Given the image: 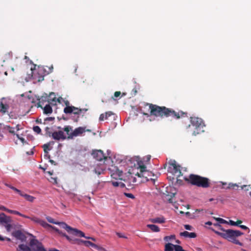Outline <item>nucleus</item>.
Listing matches in <instances>:
<instances>
[{"instance_id": "052dcab7", "label": "nucleus", "mask_w": 251, "mask_h": 251, "mask_svg": "<svg viewBox=\"0 0 251 251\" xmlns=\"http://www.w3.org/2000/svg\"><path fill=\"white\" fill-rule=\"evenodd\" d=\"M205 225H212V223L211 222H207L206 223H205Z\"/></svg>"}, {"instance_id": "c9c22d12", "label": "nucleus", "mask_w": 251, "mask_h": 251, "mask_svg": "<svg viewBox=\"0 0 251 251\" xmlns=\"http://www.w3.org/2000/svg\"><path fill=\"white\" fill-rule=\"evenodd\" d=\"M46 219L47 220H48V221L50 223H52V224H55L56 225L57 224H58V222H55L54 219H52L51 217H46Z\"/></svg>"}, {"instance_id": "473e14b6", "label": "nucleus", "mask_w": 251, "mask_h": 251, "mask_svg": "<svg viewBox=\"0 0 251 251\" xmlns=\"http://www.w3.org/2000/svg\"><path fill=\"white\" fill-rule=\"evenodd\" d=\"M50 146V143L44 144L43 146V148L44 149V151L45 153L48 154V152L50 150V149L49 148Z\"/></svg>"}, {"instance_id": "f704fd0d", "label": "nucleus", "mask_w": 251, "mask_h": 251, "mask_svg": "<svg viewBox=\"0 0 251 251\" xmlns=\"http://www.w3.org/2000/svg\"><path fill=\"white\" fill-rule=\"evenodd\" d=\"M236 187H238V185L236 183H230L228 184V188L234 189Z\"/></svg>"}, {"instance_id": "5fc2aeb1", "label": "nucleus", "mask_w": 251, "mask_h": 251, "mask_svg": "<svg viewBox=\"0 0 251 251\" xmlns=\"http://www.w3.org/2000/svg\"><path fill=\"white\" fill-rule=\"evenodd\" d=\"M239 226L242 228V229H248V227L244 225H240Z\"/></svg>"}, {"instance_id": "49530a36", "label": "nucleus", "mask_w": 251, "mask_h": 251, "mask_svg": "<svg viewBox=\"0 0 251 251\" xmlns=\"http://www.w3.org/2000/svg\"><path fill=\"white\" fill-rule=\"evenodd\" d=\"M130 179V182L135 183L136 182V178L132 176H131Z\"/></svg>"}, {"instance_id": "9b49d317", "label": "nucleus", "mask_w": 251, "mask_h": 251, "mask_svg": "<svg viewBox=\"0 0 251 251\" xmlns=\"http://www.w3.org/2000/svg\"><path fill=\"white\" fill-rule=\"evenodd\" d=\"M164 251H185L182 247L177 245H174L168 243L165 245Z\"/></svg>"}, {"instance_id": "864d4df0", "label": "nucleus", "mask_w": 251, "mask_h": 251, "mask_svg": "<svg viewBox=\"0 0 251 251\" xmlns=\"http://www.w3.org/2000/svg\"><path fill=\"white\" fill-rule=\"evenodd\" d=\"M242 223V222L241 220H238L237 222H235V226H240V224H241Z\"/></svg>"}, {"instance_id": "2f4dec72", "label": "nucleus", "mask_w": 251, "mask_h": 251, "mask_svg": "<svg viewBox=\"0 0 251 251\" xmlns=\"http://www.w3.org/2000/svg\"><path fill=\"white\" fill-rule=\"evenodd\" d=\"M64 130L68 135V138H69V136L71 134V133L73 131L72 127L69 126H66L64 128Z\"/></svg>"}, {"instance_id": "393cba45", "label": "nucleus", "mask_w": 251, "mask_h": 251, "mask_svg": "<svg viewBox=\"0 0 251 251\" xmlns=\"http://www.w3.org/2000/svg\"><path fill=\"white\" fill-rule=\"evenodd\" d=\"M113 115L111 112H107L105 114H101L99 118L100 121H104L108 118V117Z\"/></svg>"}, {"instance_id": "f257e3e1", "label": "nucleus", "mask_w": 251, "mask_h": 251, "mask_svg": "<svg viewBox=\"0 0 251 251\" xmlns=\"http://www.w3.org/2000/svg\"><path fill=\"white\" fill-rule=\"evenodd\" d=\"M127 173L129 175H135L140 177H144L148 180L149 179H152L151 178H149L152 176H153L151 172L148 171L146 169V166L143 161L138 160L136 163H134V166L132 165L130 166Z\"/></svg>"}, {"instance_id": "c85d7f7f", "label": "nucleus", "mask_w": 251, "mask_h": 251, "mask_svg": "<svg viewBox=\"0 0 251 251\" xmlns=\"http://www.w3.org/2000/svg\"><path fill=\"white\" fill-rule=\"evenodd\" d=\"M31 71H32V77L33 79H37V81H40L42 80H43V75H40L39 77H38L37 78L36 77V75H35V70L34 71H33L32 69H31Z\"/></svg>"}, {"instance_id": "e2e57ef3", "label": "nucleus", "mask_w": 251, "mask_h": 251, "mask_svg": "<svg viewBox=\"0 0 251 251\" xmlns=\"http://www.w3.org/2000/svg\"><path fill=\"white\" fill-rule=\"evenodd\" d=\"M0 241H3V240H4V239L3 238V237H2L1 236H0Z\"/></svg>"}, {"instance_id": "9d476101", "label": "nucleus", "mask_w": 251, "mask_h": 251, "mask_svg": "<svg viewBox=\"0 0 251 251\" xmlns=\"http://www.w3.org/2000/svg\"><path fill=\"white\" fill-rule=\"evenodd\" d=\"M27 219H29L31 220L32 221L34 222L36 224H38L40 225L41 226H42L43 227L45 228H49L50 227H52V226L49 224H48L47 223H46L45 221L40 219V218L32 216L31 217L27 216Z\"/></svg>"}, {"instance_id": "ddd939ff", "label": "nucleus", "mask_w": 251, "mask_h": 251, "mask_svg": "<svg viewBox=\"0 0 251 251\" xmlns=\"http://www.w3.org/2000/svg\"><path fill=\"white\" fill-rule=\"evenodd\" d=\"M86 131L85 127H78L76 128L71 133L69 136V139H73L75 137L81 136L83 133Z\"/></svg>"}, {"instance_id": "c756f323", "label": "nucleus", "mask_w": 251, "mask_h": 251, "mask_svg": "<svg viewBox=\"0 0 251 251\" xmlns=\"http://www.w3.org/2000/svg\"><path fill=\"white\" fill-rule=\"evenodd\" d=\"M8 213L18 215L22 216L23 217H24V218H27V216L24 215L17 211L12 210L9 209V210L8 211Z\"/></svg>"}, {"instance_id": "7ed1b4c3", "label": "nucleus", "mask_w": 251, "mask_h": 251, "mask_svg": "<svg viewBox=\"0 0 251 251\" xmlns=\"http://www.w3.org/2000/svg\"><path fill=\"white\" fill-rule=\"evenodd\" d=\"M223 232L216 231L215 232L222 237L232 242L236 245L242 246V244L236 238L242 235L243 233L239 230H234L232 229L225 230L222 229Z\"/></svg>"}, {"instance_id": "e433bc0d", "label": "nucleus", "mask_w": 251, "mask_h": 251, "mask_svg": "<svg viewBox=\"0 0 251 251\" xmlns=\"http://www.w3.org/2000/svg\"><path fill=\"white\" fill-rule=\"evenodd\" d=\"M33 130H34L35 132H36V133H40V132H41V128H40V127H39V126H34V127H33Z\"/></svg>"}, {"instance_id": "a878e982", "label": "nucleus", "mask_w": 251, "mask_h": 251, "mask_svg": "<svg viewBox=\"0 0 251 251\" xmlns=\"http://www.w3.org/2000/svg\"><path fill=\"white\" fill-rule=\"evenodd\" d=\"M147 226L151 229L153 232H158L160 231L159 227L155 225L148 224Z\"/></svg>"}, {"instance_id": "79ce46f5", "label": "nucleus", "mask_w": 251, "mask_h": 251, "mask_svg": "<svg viewBox=\"0 0 251 251\" xmlns=\"http://www.w3.org/2000/svg\"><path fill=\"white\" fill-rule=\"evenodd\" d=\"M80 237H84L87 239H91L94 241H96V239L93 238V237H89V236H85V234L84 233V236H80Z\"/></svg>"}, {"instance_id": "dca6fc26", "label": "nucleus", "mask_w": 251, "mask_h": 251, "mask_svg": "<svg viewBox=\"0 0 251 251\" xmlns=\"http://www.w3.org/2000/svg\"><path fill=\"white\" fill-rule=\"evenodd\" d=\"M12 235L16 239L21 240V241H25L26 239L25 236L20 230H17L12 233Z\"/></svg>"}, {"instance_id": "1a4fd4ad", "label": "nucleus", "mask_w": 251, "mask_h": 251, "mask_svg": "<svg viewBox=\"0 0 251 251\" xmlns=\"http://www.w3.org/2000/svg\"><path fill=\"white\" fill-rule=\"evenodd\" d=\"M169 169L172 173L176 175L177 177H179L181 175V172L180 170V166L177 164L175 160H170L169 162Z\"/></svg>"}, {"instance_id": "8fccbe9b", "label": "nucleus", "mask_w": 251, "mask_h": 251, "mask_svg": "<svg viewBox=\"0 0 251 251\" xmlns=\"http://www.w3.org/2000/svg\"><path fill=\"white\" fill-rule=\"evenodd\" d=\"M120 95H121V92L120 91H117L114 93V96H115V97H116V98L120 96Z\"/></svg>"}, {"instance_id": "bf43d9fd", "label": "nucleus", "mask_w": 251, "mask_h": 251, "mask_svg": "<svg viewBox=\"0 0 251 251\" xmlns=\"http://www.w3.org/2000/svg\"><path fill=\"white\" fill-rule=\"evenodd\" d=\"M78 240L79 239H73V240L72 241L74 243L77 244V240Z\"/></svg>"}, {"instance_id": "3c124183", "label": "nucleus", "mask_w": 251, "mask_h": 251, "mask_svg": "<svg viewBox=\"0 0 251 251\" xmlns=\"http://www.w3.org/2000/svg\"><path fill=\"white\" fill-rule=\"evenodd\" d=\"M112 184L114 186L117 187L119 185V183L118 181H113Z\"/></svg>"}, {"instance_id": "4468645a", "label": "nucleus", "mask_w": 251, "mask_h": 251, "mask_svg": "<svg viewBox=\"0 0 251 251\" xmlns=\"http://www.w3.org/2000/svg\"><path fill=\"white\" fill-rule=\"evenodd\" d=\"M93 157L99 161H101L103 159H107L108 157L104 155L103 153L101 150H96L93 151L92 153Z\"/></svg>"}, {"instance_id": "423d86ee", "label": "nucleus", "mask_w": 251, "mask_h": 251, "mask_svg": "<svg viewBox=\"0 0 251 251\" xmlns=\"http://www.w3.org/2000/svg\"><path fill=\"white\" fill-rule=\"evenodd\" d=\"M66 107L64 109V112L66 114L73 113L75 115H79L81 114H84L86 111V109H79L73 106H69V102H66Z\"/></svg>"}, {"instance_id": "de8ad7c7", "label": "nucleus", "mask_w": 251, "mask_h": 251, "mask_svg": "<svg viewBox=\"0 0 251 251\" xmlns=\"http://www.w3.org/2000/svg\"><path fill=\"white\" fill-rule=\"evenodd\" d=\"M16 136H17V138H18L20 139V141H21L23 144H24L25 143V139H24V138H22V137H20V136H19V135H18V134H17V135H16Z\"/></svg>"}, {"instance_id": "338daca9", "label": "nucleus", "mask_w": 251, "mask_h": 251, "mask_svg": "<svg viewBox=\"0 0 251 251\" xmlns=\"http://www.w3.org/2000/svg\"><path fill=\"white\" fill-rule=\"evenodd\" d=\"M118 236L120 237H123V236H122V235H121L120 234L118 233Z\"/></svg>"}, {"instance_id": "72a5a7b5", "label": "nucleus", "mask_w": 251, "mask_h": 251, "mask_svg": "<svg viewBox=\"0 0 251 251\" xmlns=\"http://www.w3.org/2000/svg\"><path fill=\"white\" fill-rule=\"evenodd\" d=\"M213 218L215 220H216L217 221L219 222L221 224H226V223H227V222L225 220H224V219H223L222 218H216V217H213Z\"/></svg>"}, {"instance_id": "ea45409f", "label": "nucleus", "mask_w": 251, "mask_h": 251, "mask_svg": "<svg viewBox=\"0 0 251 251\" xmlns=\"http://www.w3.org/2000/svg\"><path fill=\"white\" fill-rule=\"evenodd\" d=\"M11 189L13 190L16 192L18 193L20 196L21 195L22 192L20 191V190L17 189L16 188L13 186V187H11Z\"/></svg>"}, {"instance_id": "f8f14e48", "label": "nucleus", "mask_w": 251, "mask_h": 251, "mask_svg": "<svg viewBox=\"0 0 251 251\" xmlns=\"http://www.w3.org/2000/svg\"><path fill=\"white\" fill-rule=\"evenodd\" d=\"M111 173V176L116 179H123V171L120 170L116 167H114L112 169H109Z\"/></svg>"}, {"instance_id": "20e7f679", "label": "nucleus", "mask_w": 251, "mask_h": 251, "mask_svg": "<svg viewBox=\"0 0 251 251\" xmlns=\"http://www.w3.org/2000/svg\"><path fill=\"white\" fill-rule=\"evenodd\" d=\"M185 180L189 181L192 184L199 187L207 188L209 186L208 179L205 177H202L199 176L191 175L189 178H186Z\"/></svg>"}, {"instance_id": "b1692460", "label": "nucleus", "mask_w": 251, "mask_h": 251, "mask_svg": "<svg viewBox=\"0 0 251 251\" xmlns=\"http://www.w3.org/2000/svg\"><path fill=\"white\" fill-rule=\"evenodd\" d=\"M9 106L7 104H4L3 101H0V111L3 113L7 112Z\"/></svg>"}, {"instance_id": "a211bd4d", "label": "nucleus", "mask_w": 251, "mask_h": 251, "mask_svg": "<svg viewBox=\"0 0 251 251\" xmlns=\"http://www.w3.org/2000/svg\"><path fill=\"white\" fill-rule=\"evenodd\" d=\"M105 170V167L104 165L97 164L95 168L94 172L96 174L100 175V174H103Z\"/></svg>"}, {"instance_id": "5701e85b", "label": "nucleus", "mask_w": 251, "mask_h": 251, "mask_svg": "<svg viewBox=\"0 0 251 251\" xmlns=\"http://www.w3.org/2000/svg\"><path fill=\"white\" fill-rule=\"evenodd\" d=\"M151 155H146V156H145L143 158V160H140V159H138V160H136L135 161H133V162H131V165L130 166L132 165V166H134V163H136V161H138V160H141V161H143L144 163L145 164V166H146V164L150 161V159H151Z\"/></svg>"}, {"instance_id": "f3484780", "label": "nucleus", "mask_w": 251, "mask_h": 251, "mask_svg": "<svg viewBox=\"0 0 251 251\" xmlns=\"http://www.w3.org/2000/svg\"><path fill=\"white\" fill-rule=\"evenodd\" d=\"M11 222V220L10 217L6 216L3 213L0 214V224H5Z\"/></svg>"}, {"instance_id": "cd10ccee", "label": "nucleus", "mask_w": 251, "mask_h": 251, "mask_svg": "<svg viewBox=\"0 0 251 251\" xmlns=\"http://www.w3.org/2000/svg\"><path fill=\"white\" fill-rule=\"evenodd\" d=\"M44 113L46 114H51L52 112V108L50 104H47L43 108Z\"/></svg>"}, {"instance_id": "4c0bfd02", "label": "nucleus", "mask_w": 251, "mask_h": 251, "mask_svg": "<svg viewBox=\"0 0 251 251\" xmlns=\"http://www.w3.org/2000/svg\"><path fill=\"white\" fill-rule=\"evenodd\" d=\"M4 226L7 231L9 232L11 230L12 226L10 223L5 224Z\"/></svg>"}, {"instance_id": "0e129e2a", "label": "nucleus", "mask_w": 251, "mask_h": 251, "mask_svg": "<svg viewBox=\"0 0 251 251\" xmlns=\"http://www.w3.org/2000/svg\"><path fill=\"white\" fill-rule=\"evenodd\" d=\"M3 238L5 239V238ZM5 239H6L7 241H9V242H10V241H11V239H10V238H5Z\"/></svg>"}, {"instance_id": "6e6552de", "label": "nucleus", "mask_w": 251, "mask_h": 251, "mask_svg": "<svg viewBox=\"0 0 251 251\" xmlns=\"http://www.w3.org/2000/svg\"><path fill=\"white\" fill-rule=\"evenodd\" d=\"M31 251H47L42 243L35 239H32L29 242Z\"/></svg>"}, {"instance_id": "a18cd8bd", "label": "nucleus", "mask_w": 251, "mask_h": 251, "mask_svg": "<svg viewBox=\"0 0 251 251\" xmlns=\"http://www.w3.org/2000/svg\"><path fill=\"white\" fill-rule=\"evenodd\" d=\"M184 227L186 229L189 230H191L192 229V226H191L190 225H185Z\"/></svg>"}, {"instance_id": "774afa93", "label": "nucleus", "mask_w": 251, "mask_h": 251, "mask_svg": "<svg viewBox=\"0 0 251 251\" xmlns=\"http://www.w3.org/2000/svg\"><path fill=\"white\" fill-rule=\"evenodd\" d=\"M11 70H12L13 72H14L15 69H14V68L13 67H12V68H11Z\"/></svg>"}, {"instance_id": "13d9d810", "label": "nucleus", "mask_w": 251, "mask_h": 251, "mask_svg": "<svg viewBox=\"0 0 251 251\" xmlns=\"http://www.w3.org/2000/svg\"><path fill=\"white\" fill-rule=\"evenodd\" d=\"M5 185L8 187L9 188H11V187H13L12 186H11V185L10 184H8L7 183H5Z\"/></svg>"}, {"instance_id": "37998d69", "label": "nucleus", "mask_w": 251, "mask_h": 251, "mask_svg": "<svg viewBox=\"0 0 251 251\" xmlns=\"http://www.w3.org/2000/svg\"><path fill=\"white\" fill-rule=\"evenodd\" d=\"M7 130H8V131L10 133H14V132H15L14 128H13V127H10V126H8L7 127Z\"/></svg>"}, {"instance_id": "58836bf2", "label": "nucleus", "mask_w": 251, "mask_h": 251, "mask_svg": "<svg viewBox=\"0 0 251 251\" xmlns=\"http://www.w3.org/2000/svg\"><path fill=\"white\" fill-rule=\"evenodd\" d=\"M124 194L127 197L131 198V199H134V198H135L134 195L133 194H132L131 193H125Z\"/></svg>"}, {"instance_id": "0eeeda50", "label": "nucleus", "mask_w": 251, "mask_h": 251, "mask_svg": "<svg viewBox=\"0 0 251 251\" xmlns=\"http://www.w3.org/2000/svg\"><path fill=\"white\" fill-rule=\"evenodd\" d=\"M56 225L60 226L62 228L65 229L69 233L74 235L84 236V233L82 231L76 228H72L64 222H58V224Z\"/></svg>"}, {"instance_id": "6e6d98bb", "label": "nucleus", "mask_w": 251, "mask_h": 251, "mask_svg": "<svg viewBox=\"0 0 251 251\" xmlns=\"http://www.w3.org/2000/svg\"><path fill=\"white\" fill-rule=\"evenodd\" d=\"M51 179L53 180L52 182H53L54 183H57L56 178L51 177Z\"/></svg>"}, {"instance_id": "6ab92c4d", "label": "nucleus", "mask_w": 251, "mask_h": 251, "mask_svg": "<svg viewBox=\"0 0 251 251\" xmlns=\"http://www.w3.org/2000/svg\"><path fill=\"white\" fill-rule=\"evenodd\" d=\"M85 246L86 247L91 246V247L96 249V250H97L99 251H105V249L104 248H103L102 247H100V246L97 245L96 244H95L92 243L91 242H90L89 241H87L86 242H85Z\"/></svg>"}, {"instance_id": "4be33fe9", "label": "nucleus", "mask_w": 251, "mask_h": 251, "mask_svg": "<svg viewBox=\"0 0 251 251\" xmlns=\"http://www.w3.org/2000/svg\"><path fill=\"white\" fill-rule=\"evenodd\" d=\"M180 235L185 237L195 238L196 237V234L194 232H189L185 231L180 233Z\"/></svg>"}, {"instance_id": "603ef678", "label": "nucleus", "mask_w": 251, "mask_h": 251, "mask_svg": "<svg viewBox=\"0 0 251 251\" xmlns=\"http://www.w3.org/2000/svg\"><path fill=\"white\" fill-rule=\"evenodd\" d=\"M64 236L66 238V239L69 241L70 242H72V241L73 240V239H72L70 237H69V236L66 235V234H64Z\"/></svg>"}, {"instance_id": "69168bd1", "label": "nucleus", "mask_w": 251, "mask_h": 251, "mask_svg": "<svg viewBox=\"0 0 251 251\" xmlns=\"http://www.w3.org/2000/svg\"><path fill=\"white\" fill-rule=\"evenodd\" d=\"M48 173L50 175H52L53 174V172H51L50 171L48 172Z\"/></svg>"}, {"instance_id": "4d7b16f0", "label": "nucleus", "mask_w": 251, "mask_h": 251, "mask_svg": "<svg viewBox=\"0 0 251 251\" xmlns=\"http://www.w3.org/2000/svg\"><path fill=\"white\" fill-rule=\"evenodd\" d=\"M44 156H45V158H50V155L49 154V152H48L47 154L46 153H45Z\"/></svg>"}, {"instance_id": "680f3d73", "label": "nucleus", "mask_w": 251, "mask_h": 251, "mask_svg": "<svg viewBox=\"0 0 251 251\" xmlns=\"http://www.w3.org/2000/svg\"><path fill=\"white\" fill-rule=\"evenodd\" d=\"M39 101L38 104V107H41L42 108V106L41 105V104H40L41 103L40 99H39Z\"/></svg>"}, {"instance_id": "2eb2a0df", "label": "nucleus", "mask_w": 251, "mask_h": 251, "mask_svg": "<svg viewBox=\"0 0 251 251\" xmlns=\"http://www.w3.org/2000/svg\"><path fill=\"white\" fill-rule=\"evenodd\" d=\"M52 137L54 140H64L66 138L64 132L61 130L53 132L52 134Z\"/></svg>"}, {"instance_id": "c03bdc74", "label": "nucleus", "mask_w": 251, "mask_h": 251, "mask_svg": "<svg viewBox=\"0 0 251 251\" xmlns=\"http://www.w3.org/2000/svg\"><path fill=\"white\" fill-rule=\"evenodd\" d=\"M0 210L5 211L7 212H8V211L9 210V209H7L5 206H2V205H0Z\"/></svg>"}, {"instance_id": "aec40b11", "label": "nucleus", "mask_w": 251, "mask_h": 251, "mask_svg": "<svg viewBox=\"0 0 251 251\" xmlns=\"http://www.w3.org/2000/svg\"><path fill=\"white\" fill-rule=\"evenodd\" d=\"M149 221L152 223L163 224L165 222V219L163 216L151 218Z\"/></svg>"}, {"instance_id": "f03ea898", "label": "nucleus", "mask_w": 251, "mask_h": 251, "mask_svg": "<svg viewBox=\"0 0 251 251\" xmlns=\"http://www.w3.org/2000/svg\"><path fill=\"white\" fill-rule=\"evenodd\" d=\"M149 108L151 110V114L156 117H163L172 116L176 118L180 117L179 114L176 113L174 111H172L165 107H160L156 105L149 104Z\"/></svg>"}, {"instance_id": "412c9836", "label": "nucleus", "mask_w": 251, "mask_h": 251, "mask_svg": "<svg viewBox=\"0 0 251 251\" xmlns=\"http://www.w3.org/2000/svg\"><path fill=\"white\" fill-rule=\"evenodd\" d=\"M17 251H31L30 247L24 244H20L16 250Z\"/></svg>"}, {"instance_id": "a19ab883", "label": "nucleus", "mask_w": 251, "mask_h": 251, "mask_svg": "<svg viewBox=\"0 0 251 251\" xmlns=\"http://www.w3.org/2000/svg\"><path fill=\"white\" fill-rule=\"evenodd\" d=\"M87 241L83 240L81 239H79L78 240H77V244L78 245H80L81 244H83V245H85V242H86Z\"/></svg>"}, {"instance_id": "bb28decb", "label": "nucleus", "mask_w": 251, "mask_h": 251, "mask_svg": "<svg viewBox=\"0 0 251 251\" xmlns=\"http://www.w3.org/2000/svg\"><path fill=\"white\" fill-rule=\"evenodd\" d=\"M22 197L25 198V199L28 201L32 202L35 200V198L32 196L25 194L22 192L21 195Z\"/></svg>"}, {"instance_id": "39448f33", "label": "nucleus", "mask_w": 251, "mask_h": 251, "mask_svg": "<svg viewBox=\"0 0 251 251\" xmlns=\"http://www.w3.org/2000/svg\"><path fill=\"white\" fill-rule=\"evenodd\" d=\"M191 123L196 131L195 130L193 134L196 135L197 134L203 132V127L204 126L202 120L197 117H193L191 118Z\"/></svg>"}, {"instance_id": "7c9ffc66", "label": "nucleus", "mask_w": 251, "mask_h": 251, "mask_svg": "<svg viewBox=\"0 0 251 251\" xmlns=\"http://www.w3.org/2000/svg\"><path fill=\"white\" fill-rule=\"evenodd\" d=\"M176 238V236L175 235H171L170 236H167L164 237V240L165 242H169L173 240H175Z\"/></svg>"}, {"instance_id": "09e8293b", "label": "nucleus", "mask_w": 251, "mask_h": 251, "mask_svg": "<svg viewBox=\"0 0 251 251\" xmlns=\"http://www.w3.org/2000/svg\"><path fill=\"white\" fill-rule=\"evenodd\" d=\"M230 225L231 226H235V225H236L235 224V222L232 221V220H229V222H228Z\"/></svg>"}]
</instances>
